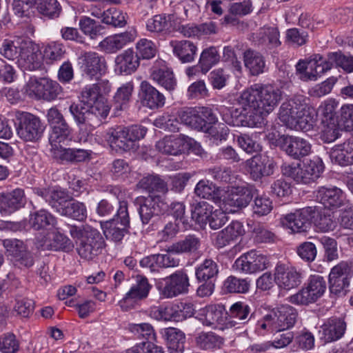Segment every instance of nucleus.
<instances>
[{"label":"nucleus","instance_id":"1","mask_svg":"<svg viewBox=\"0 0 353 353\" xmlns=\"http://www.w3.org/2000/svg\"><path fill=\"white\" fill-rule=\"evenodd\" d=\"M282 90L272 85L254 84L244 90L237 101L244 114L253 117V123H261L272 112L282 98Z\"/></svg>","mask_w":353,"mask_h":353},{"label":"nucleus","instance_id":"2","mask_svg":"<svg viewBox=\"0 0 353 353\" xmlns=\"http://www.w3.org/2000/svg\"><path fill=\"white\" fill-rule=\"evenodd\" d=\"M137 186L150 193L148 196H142L139 199L140 217L143 223L147 224L153 216L168 210V205L159 194H165L168 189L163 180L153 175L142 178Z\"/></svg>","mask_w":353,"mask_h":353},{"label":"nucleus","instance_id":"3","mask_svg":"<svg viewBox=\"0 0 353 353\" xmlns=\"http://www.w3.org/2000/svg\"><path fill=\"white\" fill-rule=\"evenodd\" d=\"M306 101V98L301 94L288 99L279 108L280 121L290 129L310 130L316 121V114Z\"/></svg>","mask_w":353,"mask_h":353},{"label":"nucleus","instance_id":"4","mask_svg":"<svg viewBox=\"0 0 353 353\" xmlns=\"http://www.w3.org/2000/svg\"><path fill=\"white\" fill-rule=\"evenodd\" d=\"M147 129L141 125L130 128L117 126L108 129L105 138L110 146L117 151L134 152L139 148L138 141L143 139Z\"/></svg>","mask_w":353,"mask_h":353},{"label":"nucleus","instance_id":"5","mask_svg":"<svg viewBox=\"0 0 353 353\" xmlns=\"http://www.w3.org/2000/svg\"><path fill=\"white\" fill-rule=\"evenodd\" d=\"M324 166L321 159L314 157L306 160L301 165L299 163L283 165V174L300 183L308 184L317 179L323 171Z\"/></svg>","mask_w":353,"mask_h":353},{"label":"nucleus","instance_id":"6","mask_svg":"<svg viewBox=\"0 0 353 353\" xmlns=\"http://www.w3.org/2000/svg\"><path fill=\"white\" fill-rule=\"evenodd\" d=\"M352 269L346 261H341L334 266L329 274L328 288L331 296L342 297L349 292Z\"/></svg>","mask_w":353,"mask_h":353},{"label":"nucleus","instance_id":"7","mask_svg":"<svg viewBox=\"0 0 353 353\" xmlns=\"http://www.w3.org/2000/svg\"><path fill=\"white\" fill-rule=\"evenodd\" d=\"M18 125L16 130L19 137L26 142H36L41 137L44 127L41 119L29 112H19L17 115Z\"/></svg>","mask_w":353,"mask_h":353},{"label":"nucleus","instance_id":"8","mask_svg":"<svg viewBox=\"0 0 353 353\" xmlns=\"http://www.w3.org/2000/svg\"><path fill=\"white\" fill-rule=\"evenodd\" d=\"M105 246L101 233L97 229L87 228L85 234L77 244V252L81 259L92 261L102 252Z\"/></svg>","mask_w":353,"mask_h":353},{"label":"nucleus","instance_id":"9","mask_svg":"<svg viewBox=\"0 0 353 353\" xmlns=\"http://www.w3.org/2000/svg\"><path fill=\"white\" fill-rule=\"evenodd\" d=\"M129 224L130 217L128 211V203L122 201L119 202V207L115 217L103 223L102 229L108 239L119 242L123 238L125 229Z\"/></svg>","mask_w":353,"mask_h":353},{"label":"nucleus","instance_id":"10","mask_svg":"<svg viewBox=\"0 0 353 353\" xmlns=\"http://www.w3.org/2000/svg\"><path fill=\"white\" fill-rule=\"evenodd\" d=\"M326 288V282L321 276L312 275L309 279L307 285L296 294L292 295L290 297V301L297 305H308L314 303L323 295Z\"/></svg>","mask_w":353,"mask_h":353},{"label":"nucleus","instance_id":"11","mask_svg":"<svg viewBox=\"0 0 353 353\" xmlns=\"http://www.w3.org/2000/svg\"><path fill=\"white\" fill-rule=\"evenodd\" d=\"M319 214V208L314 206L306 207L288 214L281 218V224L293 232H305L310 221Z\"/></svg>","mask_w":353,"mask_h":353},{"label":"nucleus","instance_id":"12","mask_svg":"<svg viewBox=\"0 0 353 353\" xmlns=\"http://www.w3.org/2000/svg\"><path fill=\"white\" fill-rule=\"evenodd\" d=\"M253 188L248 184L232 187L223 201V208L228 212H236L245 208L252 200Z\"/></svg>","mask_w":353,"mask_h":353},{"label":"nucleus","instance_id":"13","mask_svg":"<svg viewBox=\"0 0 353 353\" xmlns=\"http://www.w3.org/2000/svg\"><path fill=\"white\" fill-rule=\"evenodd\" d=\"M268 265V257L255 250L243 254L234 263L236 270L245 274H254L263 271Z\"/></svg>","mask_w":353,"mask_h":353},{"label":"nucleus","instance_id":"14","mask_svg":"<svg viewBox=\"0 0 353 353\" xmlns=\"http://www.w3.org/2000/svg\"><path fill=\"white\" fill-rule=\"evenodd\" d=\"M329 65H324L323 57L317 54L306 60H300L296 65L300 79L303 81H315L327 71Z\"/></svg>","mask_w":353,"mask_h":353},{"label":"nucleus","instance_id":"15","mask_svg":"<svg viewBox=\"0 0 353 353\" xmlns=\"http://www.w3.org/2000/svg\"><path fill=\"white\" fill-rule=\"evenodd\" d=\"M151 288V285L145 277L138 276L136 283L132 285L130 290L119 302L121 310L128 311L134 307L138 301L145 299L148 296Z\"/></svg>","mask_w":353,"mask_h":353},{"label":"nucleus","instance_id":"16","mask_svg":"<svg viewBox=\"0 0 353 353\" xmlns=\"http://www.w3.org/2000/svg\"><path fill=\"white\" fill-rule=\"evenodd\" d=\"M47 119L52 128L50 134V142L67 141L72 132V129L67 123L63 114L55 107L48 110Z\"/></svg>","mask_w":353,"mask_h":353},{"label":"nucleus","instance_id":"17","mask_svg":"<svg viewBox=\"0 0 353 353\" xmlns=\"http://www.w3.org/2000/svg\"><path fill=\"white\" fill-rule=\"evenodd\" d=\"M165 285L160 290V294L166 299L173 298L187 293L190 286L187 274L178 270L164 279Z\"/></svg>","mask_w":353,"mask_h":353},{"label":"nucleus","instance_id":"18","mask_svg":"<svg viewBox=\"0 0 353 353\" xmlns=\"http://www.w3.org/2000/svg\"><path fill=\"white\" fill-rule=\"evenodd\" d=\"M274 282L279 288L290 290L301 284V273L292 266L278 264L274 270Z\"/></svg>","mask_w":353,"mask_h":353},{"label":"nucleus","instance_id":"19","mask_svg":"<svg viewBox=\"0 0 353 353\" xmlns=\"http://www.w3.org/2000/svg\"><path fill=\"white\" fill-rule=\"evenodd\" d=\"M279 143L286 154L296 159L308 155L311 151V145L296 137L282 135L279 139Z\"/></svg>","mask_w":353,"mask_h":353},{"label":"nucleus","instance_id":"20","mask_svg":"<svg viewBox=\"0 0 353 353\" xmlns=\"http://www.w3.org/2000/svg\"><path fill=\"white\" fill-rule=\"evenodd\" d=\"M42 59L39 48L31 41H21L19 64L26 70H33L40 66Z\"/></svg>","mask_w":353,"mask_h":353},{"label":"nucleus","instance_id":"21","mask_svg":"<svg viewBox=\"0 0 353 353\" xmlns=\"http://www.w3.org/2000/svg\"><path fill=\"white\" fill-rule=\"evenodd\" d=\"M65 141L50 142V152L53 158L61 161L77 163L84 161L88 157L89 153L85 150L63 148L61 143Z\"/></svg>","mask_w":353,"mask_h":353},{"label":"nucleus","instance_id":"22","mask_svg":"<svg viewBox=\"0 0 353 353\" xmlns=\"http://www.w3.org/2000/svg\"><path fill=\"white\" fill-rule=\"evenodd\" d=\"M25 204V194L21 189L0 194V213L2 214H10L23 207Z\"/></svg>","mask_w":353,"mask_h":353},{"label":"nucleus","instance_id":"23","mask_svg":"<svg viewBox=\"0 0 353 353\" xmlns=\"http://www.w3.org/2000/svg\"><path fill=\"white\" fill-rule=\"evenodd\" d=\"M83 71L90 79H99L106 70L105 58L96 52L85 53L83 59Z\"/></svg>","mask_w":353,"mask_h":353},{"label":"nucleus","instance_id":"24","mask_svg":"<svg viewBox=\"0 0 353 353\" xmlns=\"http://www.w3.org/2000/svg\"><path fill=\"white\" fill-rule=\"evenodd\" d=\"M137 36V31L132 29L105 38L100 43V47L107 53H115L132 42Z\"/></svg>","mask_w":353,"mask_h":353},{"label":"nucleus","instance_id":"25","mask_svg":"<svg viewBox=\"0 0 353 353\" xmlns=\"http://www.w3.org/2000/svg\"><path fill=\"white\" fill-rule=\"evenodd\" d=\"M54 231L48 234L40 246L43 250H63L70 252L72 250L74 245L72 241L65 235L63 234L59 228H52Z\"/></svg>","mask_w":353,"mask_h":353},{"label":"nucleus","instance_id":"26","mask_svg":"<svg viewBox=\"0 0 353 353\" xmlns=\"http://www.w3.org/2000/svg\"><path fill=\"white\" fill-rule=\"evenodd\" d=\"M168 252L167 254H152L143 258L140 261L142 267L150 268L151 272L158 271L159 268H168L177 267L179 259L174 257Z\"/></svg>","mask_w":353,"mask_h":353},{"label":"nucleus","instance_id":"27","mask_svg":"<svg viewBox=\"0 0 353 353\" xmlns=\"http://www.w3.org/2000/svg\"><path fill=\"white\" fill-rule=\"evenodd\" d=\"M140 88L141 101L143 105L150 109L159 108L164 105L165 98L163 94L148 81H142Z\"/></svg>","mask_w":353,"mask_h":353},{"label":"nucleus","instance_id":"28","mask_svg":"<svg viewBox=\"0 0 353 353\" xmlns=\"http://www.w3.org/2000/svg\"><path fill=\"white\" fill-rule=\"evenodd\" d=\"M246 165L254 180L272 173V163L266 155L258 154L252 157L246 161Z\"/></svg>","mask_w":353,"mask_h":353},{"label":"nucleus","instance_id":"29","mask_svg":"<svg viewBox=\"0 0 353 353\" xmlns=\"http://www.w3.org/2000/svg\"><path fill=\"white\" fill-rule=\"evenodd\" d=\"M316 197L325 208H339L345 201L344 192L336 187H321L317 191Z\"/></svg>","mask_w":353,"mask_h":353},{"label":"nucleus","instance_id":"30","mask_svg":"<svg viewBox=\"0 0 353 353\" xmlns=\"http://www.w3.org/2000/svg\"><path fill=\"white\" fill-rule=\"evenodd\" d=\"M330 157L332 163L341 166L353 164V139H347L342 144L335 145Z\"/></svg>","mask_w":353,"mask_h":353},{"label":"nucleus","instance_id":"31","mask_svg":"<svg viewBox=\"0 0 353 353\" xmlns=\"http://www.w3.org/2000/svg\"><path fill=\"white\" fill-rule=\"evenodd\" d=\"M139 65V58L133 50L128 49L115 59V70L120 74H130Z\"/></svg>","mask_w":353,"mask_h":353},{"label":"nucleus","instance_id":"32","mask_svg":"<svg viewBox=\"0 0 353 353\" xmlns=\"http://www.w3.org/2000/svg\"><path fill=\"white\" fill-rule=\"evenodd\" d=\"M56 217L48 210L41 209L30 213L28 220L30 227L34 230H45L55 228Z\"/></svg>","mask_w":353,"mask_h":353},{"label":"nucleus","instance_id":"33","mask_svg":"<svg viewBox=\"0 0 353 353\" xmlns=\"http://www.w3.org/2000/svg\"><path fill=\"white\" fill-rule=\"evenodd\" d=\"M346 330L345 322L337 318L330 319L321 327L320 332L325 342L336 341L341 339Z\"/></svg>","mask_w":353,"mask_h":353},{"label":"nucleus","instance_id":"34","mask_svg":"<svg viewBox=\"0 0 353 353\" xmlns=\"http://www.w3.org/2000/svg\"><path fill=\"white\" fill-rule=\"evenodd\" d=\"M244 234L243 225L240 221H233L219 232L216 238V245L223 248L235 241Z\"/></svg>","mask_w":353,"mask_h":353},{"label":"nucleus","instance_id":"35","mask_svg":"<svg viewBox=\"0 0 353 353\" xmlns=\"http://www.w3.org/2000/svg\"><path fill=\"white\" fill-rule=\"evenodd\" d=\"M170 45L172 48L174 54L182 63H190L194 60L197 48L192 41L173 40L170 42Z\"/></svg>","mask_w":353,"mask_h":353},{"label":"nucleus","instance_id":"36","mask_svg":"<svg viewBox=\"0 0 353 353\" xmlns=\"http://www.w3.org/2000/svg\"><path fill=\"white\" fill-rule=\"evenodd\" d=\"M156 148L163 154L177 155L185 149V142L179 136L165 137L156 143Z\"/></svg>","mask_w":353,"mask_h":353},{"label":"nucleus","instance_id":"37","mask_svg":"<svg viewBox=\"0 0 353 353\" xmlns=\"http://www.w3.org/2000/svg\"><path fill=\"white\" fill-rule=\"evenodd\" d=\"M201 245L200 239L195 235H188L168 246L167 252L172 254H192L196 252Z\"/></svg>","mask_w":353,"mask_h":353},{"label":"nucleus","instance_id":"38","mask_svg":"<svg viewBox=\"0 0 353 353\" xmlns=\"http://www.w3.org/2000/svg\"><path fill=\"white\" fill-rule=\"evenodd\" d=\"M151 78L166 90L172 91L176 86V79L173 72L166 66L157 68L154 67Z\"/></svg>","mask_w":353,"mask_h":353},{"label":"nucleus","instance_id":"39","mask_svg":"<svg viewBox=\"0 0 353 353\" xmlns=\"http://www.w3.org/2000/svg\"><path fill=\"white\" fill-rule=\"evenodd\" d=\"M163 336L166 340L168 349L172 352L181 353L183 351L185 336L181 330L172 327L165 328Z\"/></svg>","mask_w":353,"mask_h":353},{"label":"nucleus","instance_id":"40","mask_svg":"<svg viewBox=\"0 0 353 353\" xmlns=\"http://www.w3.org/2000/svg\"><path fill=\"white\" fill-rule=\"evenodd\" d=\"M58 212L65 216L72 218L79 221H84L87 217V210L85 205L70 198V201L59 208Z\"/></svg>","mask_w":353,"mask_h":353},{"label":"nucleus","instance_id":"41","mask_svg":"<svg viewBox=\"0 0 353 353\" xmlns=\"http://www.w3.org/2000/svg\"><path fill=\"white\" fill-rule=\"evenodd\" d=\"M250 313V307L248 304L241 301L234 303L227 313L229 316L228 325L230 327L235 326L237 324L236 321H241L242 323H246L249 320Z\"/></svg>","mask_w":353,"mask_h":353},{"label":"nucleus","instance_id":"42","mask_svg":"<svg viewBox=\"0 0 353 353\" xmlns=\"http://www.w3.org/2000/svg\"><path fill=\"white\" fill-rule=\"evenodd\" d=\"M324 65H329L327 70H330L334 64L341 68L347 72H353V56L345 55L341 52H331L327 55V59H323Z\"/></svg>","mask_w":353,"mask_h":353},{"label":"nucleus","instance_id":"43","mask_svg":"<svg viewBox=\"0 0 353 353\" xmlns=\"http://www.w3.org/2000/svg\"><path fill=\"white\" fill-rule=\"evenodd\" d=\"M245 66L252 75H259L263 73L265 66L263 56L255 51L248 50L244 52Z\"/></svg>","mask_w":353,"mask_h":353},{"label":"nucleus","instance_id":"44","mask_svg":"<svg viewBox=\"0 0 353 353\" xmlns=\"http://www.w3.org/2000/svg\"><path fill=\"white\" fill-rule=\"evenodd\" d=\"M279 332L292 327L297 318V312L293 307L285 305L276 307Z\"/></svg>","mask_w":353,"mask_h":353},{"label":"nucleus","instance_id":"45","mask_svg":"<svg viewBox=\"0 0 353 353\" xmlns=\"http://www.w3.org/2000/svg\"><path fill=\"white\" fill-rule=\"evenodd\" d=\"M221 59L219 51L215 46L204 49L200 56L199 65L203 74L208 72L214 65L217 64Z\"/></svg>","mask_w":353,"mask_h":353},{"label":"nucleus","instance_id":"46","mask_svg":"<svg viewBox=\"0 0 353 353\" xmlns=\"http://www.w3.org/2000/svg\"><path fill=\"white\" fill-rule=\"evenodd\" d=\"M197 346L203 350L220 348L223 343V339L214 332H201L196 338Z\"/></svg>","mask_w":353,"mask_h":353},{"label":"nucleus","instance_id":"47","mask_svg":"<svg viewBox=\"0 0 353 353\" xmlns=\"http://www.w3.org/2000/svg\"><path fill=\"white\" fill-rule=\"evenodd\" d=\"M213 210V206L206 201L194 203L192 207V219L201 226L205 225Z\"/></svg>","mask_w":353,"mask_h":353},{"label":"nucleus","instance_id":"48","mask_svg":"<svg viewBox=\"0 0 353 353\" xmlns=\"http://www.w3.org/2000/svg\"><path fill=\"white\" fill-rule=\"evenodd\" d=\"M69 110L78 125L88 124L92 126L99 125V121H94L90 110L81 105L72 103L70 106Z\"/></svg>","mask_w":353,"mask_h":353},{"label":"nucleus","instance_id":"49","mask_svg":"<svg viewBox=\"0 0 353 353\" xmlns=\"http://www.w3.org/2000/svg\"><path fill=\"white\" fill-rule=\"evenodd\" d=\"M225 314L222 307L215 305H208L202 311V315L204 316L203 323L208 326L222 324Z\"/></svg>","mask_w":353,"mask_h":353},{"label":"nucleus","instance_id":"50","mask_svg":"<svg viewBox=\"0 0 353 353\" xmlns=\"http://www.w3.org/2000/svg\"><path fill=\"white\" fill-rule=\"evenodd\" d=\"M170 15H155L146 24L147 30L152 32H168L172 28Z\"/></svg>","mask_w":353,"mask_h":353},{"label":"nucleus","instance_id":"51","mask_svg":"<svg viewBox=\"0 0 353 353\" xmlns=\"http://www.w3.org/2000/svg\"><path fill=\"white\" fill-rule=\"evenodd\" d=\"M179 119L185 125L199 131L204 132L207 127L199 110L197 113L192 111H183L180 113Z\"/></svg>","mask_w":353,"mask_h":353},{"label":"nucleus","instance_id":"52","mask_svg":"<svg viewBox=\"0 0 353 353\" xmlns=\"http://www.w3.org/2000/svg\"><path fill=\"white\" fill-rule=\"evenodd\" d=\"M257 37L262 44L275 48L281 44L279 32L274 27H263L260 29Z\"/></svg>","mask_w":353,"mask_h":353},{"label":"nucleus","instance_id":"53","mask_svg":"<svg viewBox=\"0 0 353 353\" xmlns=\"http://www.w3.org/2000/svg\"><path fill=\"white\" fill-rule=\"evenodd\" d=\"M256 330L279 332V317L276 308L272 309L265 314L256 323Z\"/></svg>","mask_w":353,"mask_h":353},{"label":"nucleus","instance_id":"54","mask_svg":"<svg viewBox=\"0 0 353 353\" xmlns=\"http://www.w3.org/2000/svg\"><path fill=\"white\" fill-rule=\"evenodd\" d=\"M219 190L209 181L201 180L194 189L195 194L203 199L215 200L218 196Z\"/></svg>","mask_w":353,"mask_h":353},{"label":"nucleus","instance_id":"55","mask_svg":"<svg viewBox=\"0 0 353 353\" xmlns=\"http://www.w3.org/2000/svg\"><path fill=\"white\" fill-rule=\"evenodd\" d=\"M79 26L82 32L91 39H94L101 34L104 29L103 26L88 17H83L80 19Z\"/></svg>","mask_w":353,"mask_h":353},{"label":"nucleus","instance_id":"56","mask_svg":"<svg viewBox=\"0 0 353 353\" xmlns=\"http://www.w3.org/2000/svg\"><path fill=\"white\" fill-rule=\"evenodd\" d=\"M137 53L135 54L140 59H150L153 58L157 51L156 45L147 39H140L136 44Z\"/></svg>","mask_w":353,"mask_h":353},{"label":"nucleus","instance_id":"57","mask_svg":"<svg viewBox=\"0 0 353 353\" xmlns=\"http://www.w3.org/2000/svg\"><path fill=\"white\" fill-rule=\"evenodd\" d=\"M218 273L216 263L211 259H205L196 270V276L199 281H207Z\"/></svg>","mask_w":353,"mask_h":353},{"label":"nucleus","instance_id":"58","mask_svg":"<svg viewBox=\"0 0 353 353\" xmlns=\"http://www.w3.org/2000/svg\"><path fill=\"white\" fill-rule=\"evenodd\" d=\"M61 91V87L57 81L43 78L42 99L48 101L54 100Z\"/></svg>","mask_w":353,"mask_h":353},{"label":"nucleus","instance_id":"59","mask_svg":"<svg viewBox=\"0 0 353 353\" xmlns=\"http://www.w3.org/2000/svg\"><path fill=\"white\" fill-rule=\"evenodd\" d=\"M323 128L321 130V138L324 142L331 143L335 141L340 135V124L336 121H329L322 122Z\"/></svg>","mask_w":353,"mask_h":353},{"label":"nucleus","instance_id":"60","mask_svg":"<svg viewBox=\"0 0 353 353\" xmlns=\"http://www.w3.org/2000/svg\"><path fill=\"white\" fill-rule=\"evenodd\" d=\"M37 9L39 13L49 17H57L61 12L57 0H39Z\"/></svg>","mask_w":353,"mask_h":353},{"label":"nucleus","instance_id":"61","mask_svg":"<svg viewBox=\"0 0 353 353\" xmlns=\"http://www.w3.org/2000/svg\"><path fill=\"white\" fill-rule=\"evenodd\" d=\"M250 283L246 279L229 276L224 282L225 289L230 293H245L248 291Z\"/></svg>","mask_w":353,"mask_h":353},{"label":"nucleus","instance_id":"62","mask_svg":"<svg viewBox=\"0 0 353 353\" xmlns=\"http://www.w3.org/2000/svg\"><path fill=\"white\" fill-rule=\"evenodd\" d=\"M134 89L132 82H127L118 88L114 96V101L117 109L122 110L123 105H125L130 99L132 92Z\"/></svg>","mask_w":353,"mask_h":353},{"label":"nucleus","instance_id":"63","mask_svg":"<svg viewBox=\"0 0 353 353\" xmlns=\"http://www.w3.org/2000/svg\"><path fill=\"white\" fill-rule=\"evenodd\" d=\"M21 51V42L5 40L1 48V54L8 60L19 59Z\"/></svg>","mask_w":353,"mask_h":353},{"label":"nucleus","instance_id":"64","mask_svg":"<svg viewBox=\"0 0 353 353\" xmlns=\"http://www.w3.org/2000/svg\"><path fill=\"white\" fill-rule=\"evenodd\" d=\"M272 210V202L269 197L264 195H258L254 200L252 205L253 213L261 216L269 214Z\"/></svg>","mask_w":353,"mask_h":353}]
</instances>
